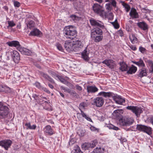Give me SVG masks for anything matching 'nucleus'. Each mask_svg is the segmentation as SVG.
<instances>
[{
    "mask_svg": "<svg viewBox=\"0 0 153 153\" xmlns=\"http://www.w3.org/2000/svg\"><path fill=\"white\" fill-rule=\"evenodd\" d=\"M64 36L67 39H73L77 35L75 27L72 25L65 27L63 30Z\"/></svg>",
    "mask_w": 153,
    "mask_h": 153,
    "instance_id": "obj_1",
    "label": "nucleus"
},
{
    "mask_svg": "<svg viewBox=\"0 0 153 153\" xmlns=\"http://www.w3.org/2000/svg\"><path fill=\"white\" fill-rule=\"evenodd\" d=\"M134 63L139 67H144L145 66L143 61L141 59H140L138 62H134Z\"/></svg>",
    "mask_w": 153,
    "mask_h": 153,
    "instance_id": "obj_34",
    "label": "nucleus"
},
{
    "mask_svg": "<svg viewBox=\"0 0 153 153\" xmlns=\"http://www.w3.org/2000/svg\"><path fill=\"white\" fill-rule=\"evenodd\" d=\"M141 10L143 12L146 13H149L150 12V10L147 9L146 7L142 8L141 9Z\"/></svg>",
    "mask_w": 153,
    "mask_h": 153,
    "instance_id": "obj_45",
    "label": "nucleus"
},
{
    "mask_svg": "<svg viewBox=\"0 0 153 153\" xmlns=\"http://www.w3.org/2000/svg\"><path fill=\"white\" fill-rule=\"evenodd\" d=\"M137 129L139 131L146 132L149 135L152 134V128L149 126L142 125H137Z\"/></svg>",
    "mask_w": 153,
    "mask_h": 153,
    "instance_id": "obj_6",
    "label": "nucleus"
},
{
    "mask_svg": "<svg viewBox=\"0 0 153 153\" xmlns=\"http://www.w3.org/2000/svg\"><path fill=\"white\" fill-rule=\"evenodd\" d=\"M104 102V99L101 97H97L93 100V105L97 107H102Z\"/></svg>",
    "mask_w": 153,
    "mask_h": 153,
    "instance_id": "obj_8",
    "label": "nucleus"
},
{
    "mask_svg": "<svg viewBox=\"0 0 153 153\" xmlns=\"http://www.w3.org/2000/svg\"><path fill=\"white\" fill-rule=\"evenodd\" d=\"M82 148L84 150L88 149L90 148V143H85L82 145Z\"/></svg>",
    "mask_w": 153,
    "mask_h": 153,
    "instance_id": "obj_32",
    "label": "nucleus"
},
{
    "mask_svg": "<svg viewBox=\"0 0 153 153\" xmlns=\"http://www.w3.org/2000/svg\"><path fill=\"white\" fill-rule=\"evenodd\" d=\"M111 23L113 25L116 29H118L119 27V25L117 22H111Z\"/></svg>",
    "mask_w": 153,
    "mask_h": 153,
    "instance_id": "obj_48",
    "label": "nucleus"
},
{
    "mask_svg": "<svg viewBox=\"0 0 153 153\" xmlns=\"http://www.w3.org/2000/svg\"><path fill=\"white\" fill-rule=\"evenodd\" d=\"M8 26H7L8 28L9 27H13L15 25V24L14 23L13 21H7Z\"/></svg>",
    "mask_w": 153,
    "mask_h": 153,
    "instance_id": "obj_42",
    "label": "nucleus"
},
{
    "mask_svg": "<svg viewBox=\"0 0 153 153\" xmlns=\"http://www.w3.org/2000/svg\"><path fill=\"white\" fill-rule=\"evenodd\" d=\"M71 17L72 19L74 20L76 18V16L75 15H72L71 16Z\"/></svg>",
    "mask_w": 153,
    "mask_h": 153,
    "instance_id": "obj_63",
    "label": "nucleus"
},
{
    "mask_svg": "<svg viewBox=\"0 0 153 153\" xmlns=\"http://www.w3.org/2000/svg\"><path fill=\"white\" fill-rule=\"evenodd\" d=\"M35 85L36 86L37 88H41V86L40 85V84L38 82H36L35 84Z\"/></svg>",
    "mask_w": 153,
    "mask_h": 153,
    "instance_id": "obj_56",
    "label": "nucleus"
},
{
    "mask_svg": "<svg viewBox=\"0 0 153 153\" xmlns=\"http://www.w3.org/2000/svg\"><path fill=\"white\" fill-rule=\"evenodd\" d=\"M91 37H94V36L97 35H102V31L101 29L97 27L91 30Z\"/></svg>",
    "mask_w": 153,
    "mask_h": 153,
    "instance_id": "obj_12",
    "label": "nucleus"
},
{
    "mask_svg": "<svg viewBox=\"0 0 153 153\" xmlns=\"http://www.w3.org/2000/svg\"><path fill=\"white\" fill-rule=\"evenodd\" d=\"M76 88L77 90L79 91H81L82 90V87L78 85H76Z\"/></svg>",
    "mask_w": 153,
    "mask_h": 153,
    "instance_id": "obj_57",
    "label": "nucleus"
},
{
    "mask_svg": "<svg viewBox=\"0 0 153 153\" xmlns=\"http://www.w3.org/2000/svg\"><path fill=\"white\" fill-rule=\"evenodd\" d=\"M126 108L131 111L137 117H140V114L143 112L142 108L137 106H128L126 107Z\"/></svg>",
    "mask_w": 153,
    "mask_h": 153,
    "instance_id": "obj_5",
    "label": "nucleus"
},
{
    "mask_svg": "<svg viewBox=\"0 0 153 153\" xmlns=\"http://www.w3.org/2000/svg\"><path fill=\"white\" fill-rule=\"evenodd\" d=\"M111 60V62L109 63L108 67L111 69L114 68V67L116 66L115 64L114 63V62L113 60Z\"/></svg>",
    "mask_w": 153,
    "mask_h": 153,
    "instance_id": "obj_40",
    "label": "nucleus"
},
{
    "mask_svg": "<svg viewBox=\"0 0 153 153\" xmlns=\"http://www.w3.org/2000/svg\"><path fill=\"white\" fill-rule=\"evenodd\" d=\"M111 128L115 130H118L119 129L118 127L115 126L113 125H111Z\"/></svg>",
    "mask_w": 153,
    "mask_h": 153,
    "instance_id": "obj_60",
    "label": "nucleus"
},
{
    "mask_svg": "<svg viewBox=\"0 0 153 153\" xmlns=\"http://www.w3.org/2000/svg\"><path fill=\"white\" fill-rule=\"evenodd\" d=\"M90 128L91 131H96L97 130V128L92 125H91Z\"/></svg>",
    "mask_w": 153,
    "mask_h": 153,
    "instance_id": "obj_54",
    "label": "nucleus"
},
{
    "mask_svg": "<svg viewBox=\"0 0 153 153\" xmlns=\"http://www.w3.org/2000/svg\"><path fill=\"white\" fill-rule=\"evenodd\" d=\"M94 37H91L94 40V41L96 42H98L101 41L103 39V36L101 35H95Z\"/></svg>",
    "mask_w": 153,
    "mask_h": 153,
    "instance_id": "obj_30",
    "label": "nucleus"
},
{
    "mask_svg": "<svg viewBox=\"0 0 153 153\" xmlns=\"http://www.w3.org/2000/svg\"><path fill=\"white\" fill-rule=\"evenodd\" d=\"M130 39L132 44L136 43L137 41V38L134 35L132 34L129 36Z\"/></svg>",
    "mask_w": 153,
    "mask_h": 153,
    "instance_id": "obj_36",
    "label": "nucleus"
},
{
    "mask_svg": "<svg viewBox=\"0 0 153 153\" xmlns=\"http://www.w3.org/2000/svg\"><path fill=\"white\" fill-rule=\"evenodd\" d=\"M9 110V108L7 106L0 102V119L4 118L7 116Z\"/></svg>",
    "mask_w": 153,
    "mask_h": 153,
    "instance_id": "obj_4",
    "label": "nucleus"
},
{
    "mask_svg": "<svg viewBox=\"0 0 153 153\" xmlns=\"http://www.w3.org/2000/svg\"><path fill=\"white\" fill-rule=\"evenodd\" d=\"M134 120L133 118L127 117H123L119 120L118 123L121 126H128L132 125Z\"/></svg>",
    "mask_w": 153,
    "mask_h": 153,
    "instance_id": "obj_2",
    "label": "nucleus"
},
{
    "mask_svg": "<svg viewBox=\"0 0 153 153\" xmlns=\"http://www.w3.org/2000/svg\"><path fill=\"white\" fill-rule=\"evenodd\" d=\"M42 33L39 30L36 29L31 31L29 34L30 36H40L41 35Z\"/></svg>",
    "mask_w": 153,
    "mask_h": 153,
    "instance_id": "obj_21",
    "label": "nucleus"
},
{
    "mask_svg": "<svg viewBox=\"0 0 153 153\" xmlns=\"http://www.w3.org/2000/svg\"><path fill=\"white\" fill-rule=\"evenodd\" d=\"M97 144V142L96 140H94L91 143H90L91 148H94Z\"/></svg>",
    "mask_w": 153,
    "mask_h": 153,
    "instance_id": "obj_43",
    "label": "nucleus"
},
{
    "mask_svg": "<svg viewBox=\"0 0 153 153\" xmlns=\"http://www.w3.org/2000/svg\"><path fill=\"white\" fill-rule=\"evenodd\" d=\"M93 8L94 12L101 16L103 17L105 16V12L102 6L97 4H95L93 5Z\"/></svg>",
    "mask_w": 153,
    "mask_h": 153,
    "instance_id": "obj_3",
    "label": "nucleus"
},
{
    "mask_svg": "<svg viewBox=\"0 0 153 153\" xmlns=\"http://www.w3.org/2000/svg\"><path fill=\"white\" fill-rule=\"evenodd\" d=\"M120 67L119 69L122 71H127L128 69V65L124 62H121L120 63Z\"/></svg>",
    "mask_w": 153,
    "mask_h": 153,
    "instance_id": "obj_17",
    "label": "nucleus"
},
{
    "mask_svg": "<svg viewBox=\"0 0 153 153\" xmlns=\"http://www.w3.org/2000/svg\"><path fill=\"white\" fill-rule=\"evenodd\" d=\"M61 88L64 90L65 92H67L70 94H72V93H73L74 94H76V93L75 91L72 92L70 89L69 88H66L64 87H61Z\"/></svg>",
    "mask_w": 153,
    "mask_h": 153,
    "instance_id": "obj_38",
    "label": "nucleus"
},
{
    "mask_svg": "<svg viewBox=\"0 0 153 153\" xmlns=\"http://www.w3.org/2000/svg\"><path fill=\"white\" fill-rule=\"evenodd\" d=\"M148 65V69L149 73L152 74L153 73V62L150 60L147 61Z\"/></svg>",
    "mask_w": 153,
    "mask_h": 153,
    "instance_id": "obj_25",
    "label": "nucleus"
},
{
    "mask_svg": "<svg viewBox=\"0 0 153 153\" xmlns=\"http://www.w3.org/2000/svg\"><path fill=\"white\" fill-rule=\"evenodd\" d=\"M130 48L133 51H135L136 50L137 48L134 45H131L129 46Z\"/></svg>",
    "mask_w": 153,
    "mask_h": 153,
    "instance_id": "obj_53",
    "label": "nucleus"
},
{
    "mask_svg": "<svg viewBox=\"0 0 153 153\" xmlns=\"http://www.w3.org/2000/svg\"><path fill=\"white\" fill-rule=\"evenodd\" d=\"M66 85L68 86L69 88H74V85H72V84L71 83L69 82H66V84H65Z\"/></svg>",
    "mask_w": 153,
    "mask_h": 153,
    "instance_id": "obj_51",
    "label": "nucleus"
},
{
    "mask_svg": "<svg viewBox=\"0 0 153 153\" xmlns=\"http://www.w3.org/2000/svg\"><path fill=\"white\" fill-rule=\"evenodd\" d=\"M87 106V104L84 102H82L80 103L79 107L80 108L84 109Z\"/></svg>",
    "mask_w": 153,
    "mask_h": 153,
    "instance_id": "obj_46",
    "label": "nucleus"
},
{
    "mask_svg": "<svg viewBox=\"0 0 153 153\" xmlns=\"http://www.w3.org/2000/svg\"><path fill=\"white\" fill-rule=\"evenodd\" d=\"M130 15L133 18H137L138 17V14L134 8H132L131 10Z\"/></svg>",
    "mask_w": 153,
    "mask_h": 153,
    "instance_id": "obj_20",
    "label": "nucleus"
},
{
    "mask_svg": "<svg viewBox=\"0 0 153 153\" xmlns=\"http://www.w3.org/2000/svg\"><path fill=\"white\" fill-rule=\"evenodd\" d=\"M106 9L109 11H110L111 10V4L110 3L107 4L105 5Z\"/></svg>",
    "mask_w": 153,
    "mask_h": 153,
    "instance_id": "obj_50",
    "label": "nucleus"
},
{
    "mask_svg": "<svg viewBox=\"0 0 153 153\" xmlns=\"http://www.w3.org/2000/svg\"><path fill=\"white\" fill-rule=\"evenodd\" d=\"M12 143V141L10 140L5 139L0 141V146L4 148L5 150H7Z\"/></svg>",
    "mask_w": 153,
    "mask_h": 153,
    "instance_id": "obj_7",
    "label": "nucleus"
},
{
    "mask_svg": "<svg viewBox=\"0 0 153 153\" xmlns=\"http://www.w3.org/2000/svg\"><path fill=\"white\" fill-rule=\"evenodd\" d=\"M64 47L66 50L69 52L73 51H75L74 42L66 41L65 42Z\"/></svg>",
    "mask_w": 153,
    "mask_h": 153,
    "instance_id": "obj_10",
    "label": "nucleus"
},
{
    "mask_svg": "<svg viewBox=\"0 0 153 153\" xmlns=\"http://www.w3.org/2000/svg\"><path fill=\"white\" fill-rule=\"evenodd\" d=\"M10 91V89L8 87L3 85H0V91L5 93L9 92Z\"/></svg>",
    "mask_w": 153,
    "mask_h": 153,
    "instance_id": "obj_22",
    "label": "nucleus"
},
{
    "mask_svg": "<svg viewBox=\"0 0 153 153\" xmlns=\"http://www.w3.org/2000/svg\"><path fill=\"white\" fill-rule=\"evenodd\" d=\"M123 113V111L122 110L117 109L114 111L112 114L114 117L116 118L119 117L121 113Z\"/></svg>",
    "mask_w": 153,
    "mask_h": 153,
    "instance_id": "obj_27",
    "label": "nucleus"
},
{
    "mask_svg": "<svg viewBox=\"0 0 153 153\" xmlns=\"http://www.w3.org/2000/svg\"><path fill=\"white\" fill-rule=\"evenodd\" d=\"M138 26L144 30L148 29V26L144 22H140L137 24Z\"/></svg>",
    "mask_w": 153,
    "mask_h": 153,
    "instance_id": "obj_26",
    "label": "nucleus"
},
{
    "mask_svg": "<svg viewBox=\"0 0 153 153\" xmlns=\"http://www.w3.org/2000/svg\"><path fill=\"white\" fill-rule=\"evenodd\" d=\"M56 76L64 84H66L67 81L64 79L61 76L58 75H57Z\"/></svg>",
    "mask_w": 153,
    "mask_h": 153,
    "instance_id": "obj_41",
    "label": "nucleus"
},
{
    "mask_svg": "<svg viewBox=\"0 0 153 153\" xmlns=\"http://www.w3.org/2000/svg\"><path fill=\"white\" fill-rule=\"evenodd\" d=\"M21 53L24 55H30L32 53L31 51L26 48H23L21 51Z\"/></svg>",
    "mask_w": 153,
    "mask_h": 153,
    "instance_id": "obj_29",
    "label": "nucleus"
},
{
    "mask_svg": "<svg viewBox=\"0 0 153 153\" xmlns=\"http://www.w3.org/2000/svg\"><path fill=\"white\" fill-rule=\"evenodd\" d=\"M111 60L110 59H105V60L103 61L102 62V63L105 64L106 65H107V66H108L109 63H110L111 62Z\"/></svg>",
    "mask_w": 153,
    "mask_h": 153,
    "instance_id": "obj_47",
    "label": "nucleus"
},
{
    "mask_svg": "<svg viewBox=\"0 0 153 153\" xmlns=\"http://www.w3.org/2000/svg\"><path fill=\"white\" fill-rule=\"evenodd\" d=\"M150 123L153 125V116L150 117Z\"/></svg>",
    "mask_w": 153,
    "mask_h": 153,
    "instance_id": "obj_62",
    "label": "nucleus"
},
{
    "mask_svg": "<svg viewBox=\"0 0 153 153\" xmlns=\"http://www.w3.org/2000/svg\"><path fill=\"white\" fill-rule=\"evenodd\" d=\"M40 74L41 76H43L46 80H48L51 82H54L53 80L46 74H45L42 72H40Z\"/></svg>",
    "mask_w": 153,
    "mask_h": 153,
    "instance_id": "obj_24",
    "label": "nucleus"
},
{
    "mask_svg": "<svg viewBox=\"0 0 153 153\" xmlns=\"http://www.w3.org/2000/svg\"><path fill=\"white\" fill-rule=\"evenodd\" d=\"M14 6L17 7H19L20 6V3L17 1H14Z\"/></svg>",
    "mask_w": 153,
    "mask_h": 153,
    "instance_id": "obj_52",
    "label": "nucleus"
},
{
    "mask_svg": "<svg viewBox=\"0 0 153 153\" xmlns=\"http://www.w3.org/2000/svg\"><path fill=\"white\" fill-rule=\"evenodd\" d=\"M118 34L120 36H123V31L121 30H119L118 32Z\"/></svg>",
    "mask_w": 153,
    "mask_h": 153,
    "instance_id": "obj_59",
    "label": "nucleus"
},
{
    "mask_svg": "<svg viewBox=\"0 0 153 153\" xmlns=\"http://www.w3.org/2000/svg\"><path fill=\"white\" fill-rule=\"evenodd\" d=\"M74 43L75 52L80 51L83 47V45L80 40H78Z\"/></svg>",
    "mask_w": 153,
    "mask_h": 153,
    "instance_id": "obj_11",
    "label": "nucleus"
},
{
    "mask_svg": "<svg viewBox=\"0 0 153 153\" xmlns=\"http://www.w3.org/2000/svg\"><path fill=\"white\" fill-rule=\"evenodd\" d=\"M13 59L15 62L18 63L20 60V57L19 53L16 51H13L12 54Z\"/></svg>",
    "mask_w": 153,
    "mask_h": 153,
    "instance_id": "obj_15",
    "label": "nucleus"
},
{
    "mask_svg": "<svg viewBox=\"0 0 153 153\" xmlns=\"http://www.w3.org/2000/svg\"><path fill=\"white\" fill-rule=\"evenodd\" d=\"M81 113H78L77 114V117L78 119H80L81 117Z\"/></svg>",
    "mask_w": 153,
    "mask_h": 153,
    "instance_id": "obj_61",
    "label": "nucleus"
},
{
    "mask_svg": "<svg viewBox=\"0 0 153 153\" xmlns=\"http://www.w3.org/2000/svg\"><path fill=\"white\" fill-rule=\"evenodd\" d=\"M137 70V67L132 65L131 67L129 68V70L127 71V73L128 74H132L134 73Z\"/></svg>",
    "mask_w": 153,
    "mask_h": 153,
    "instance_id": "obj_28",
    "label": "nucleus"
},
{
    "mask_svg": "<svg viewBox=\"0 0 153 153\" xmlns=\"http://www.w3.org/2000/svg\"><path fill=\"white\" fill-rule=\"evenodd\" d=\"M114 100L115 101L116 103L122 104V103L125 102V100L121 98L118 96H113Z\"/></svg>",
    "mask_w": 153,
    "mask_h": 153,
    "instance_id": "obj_16",
    "label": "nucleus"
},
{
    "mask_svg": "<svg viewBox=\"0 0 153 153\" xmlns=\"http://www.w3.org/2000/svg\"><path fill=\"white\" fill-rule=\"evenodd\" d=\"M44 132L47 134L51 135L54 134V131L52 129L51 127L49 125L46 126L44 129Z\"/></svg>",
    "mask_w": 153,
    "mask_h": 153,
    "instance_id": "obj_13",
    "label": "nucleus"
},
{
    "mask_svg": "<svg viewBox=\"0 0 153 153\" xmlns=\"http://www.w3.org/2000/svg\"><path fill=\"white\" fill-rule=\"evenodd\" d=\"M122 5L123 6L125 7L126 12H128L130 10V7L127 4L123 2Z\"/></svg>",
    "mask_w": 153,
    "mask_h": 153,
    "instance_id": "obj_39",
    "label": "nucleus"
},
{
    "mask_svg": "<svg viewBox=\"0 0 153 153\" xmlns=\"http://www.w3.org/2000/svg\"><path fill=\"white\" fill-rule=\"evenodd\" d=\"M56 46L59 50L62 51H63V49L61 44L59 43H57L56 44Z\"/></svg>",
    "mask_w": 153,
    "mask_h": 153,
    "instance_id": "obj_44",
    "label": "nucleus"
},
{
    "mask_svg": "<svg viewBox=\"0 0 153 153\" xmlns=\"http://www.w3.org/2000/svg\"><path fill=\"white\" fill-rule=\"evenodd\" d=\"M87 92L89 93H95L97 92L98 88L95 86H88L87 87Z\"/></svg>",
    "mask_w": 153,
    "mask_h": 153,
    "instance_id": "obj_14",
    "label": "nucleus"
},
{
    "mask_svg": "<svg viewBox=\"0 0 153 153\" xmlns=\"http://www.w3.org/2000/svg\"><path fill=\"white\" fill-rule=\"evenodd\" d=\"M105 150L104 148L100 147L94 149L91 153H104Z\"/></svg>",
    "mask_w": 153,
    "mask_h": 153,
    "instance_id": "obj_23",
    "label": "nucleus"
},
{
    "mask_svg": "<svg viewBox=\"0 0 153 153\" xmlns=\"http://www.w3.org/2000/svg\"><path fill=\"white\" fill-rule=\"evenodd\" d=\"M99 95H102L104 97H110L112 96L111 92H106L104 91L100 92L98 93Z\"/></svg>",
    "mask_w": 153,
    "mask_h": 153,
    "instance_id": "obj_31",
    "label": "nucleus"
},
{
    "mask_svg": "<svg viewBox=\"0 0 153 153\" xmlns=\"http://www.w3.org/2000/svg\"><path fill=\"white\" fill-rule=\"evenodd\" d=\"M42 89L43 91H44L45 92H47V93L48 94L50 93V91L46 88L43 87L42 88Z\"/></svg>",
    "mask_w": 153,
    "mask_h": 153,
    "instance_id": "obj_58",
    "label": "nucleus"
},
{
    "mask_svg": "<svg viewBox=\"0 0 153 153\" xmlns=\"http://www.w3.org/2000/svg\"><path fill=\"white\" fill-rule=\"evenodd\" d=\"M81 114L82 116L87 120L90 122H93L91 119L82 111H81Z\"/></svg>",
    "mask_w": 153,
    "mask_h": 153,
    "instance_id": "obj_37",
    "label": "nucleus"
},
{
    "mask_svg": "<svg viewBox=\"0 0 153 153\" xmlns=\"http://www.w3.org/2000/svg\"><path fill=\"white\" fill-rule=\"evenodd\" d=\"M90 22L93 27H97L102 29L105 28L103 23L100 21L92 19H90Z\"/></svg>",
    "mask_w": 153,
    "mask_h": 153,
    "instance_id": "obj_9",
    "label": "nucleus"
},
{
    "mask_svg": "<svg viewBox=\"0 0 153 153\" xmlns=\"http://www.w3.org/2000/svg\"><path fill=\"white\" fill-rule=\"evenodd\" d=\"M139 51L142 53H144L146 51V49L140 46L139 48Z\"/></svg>",
    "mask_w": 153,
    "mask_h": 153,
    "instance_id": "obj_49",
    "label": "nucleus"
},
{
    "mask_svg": "<svg viewBox=\"0 0 153 153\" xmlns=\"http://www.w3.org/2000/svg\"><path fill=\"white\" fill-rule=\"evenodd\" d=\"M82 56L84 59L86 60H88L87 51L86 49H85L82 53Z\"/></svg>",
    "mask_w": 153,
    "mask_h": 153,
    "instance_id": "obj_35",
    "label": "nucleus"
},
{
    "mask_svg": "<svg viewBox=\"0 0 153 153\" xmlns=\"http://www.w3.org/2000/svg\"><path fill=\"white\" fill-rule=\"evenodd\" d=\"M147 75V72L146 69L145 68H142L139 70V74H138L139 77L142 78V77L146 76Z\"/></svg>",
    "mask_w": 153,
    "mask_h": 153,
    "instance_id": "obj_19",
    "label": "nucleus"
},
{
    "mask_svg": "<svg viewBox=\"0 0 153 153\" xmlns=\"http://www.w3.org/2000/svg\"><path fill=\"white\" fill-rule=\"evenodd\" d=\"M116 2L115 0H111V4L114 7L116 6Z\"/></svg>",
    "mask_w": 153,
    "mask_h": 153,
    "instance_id": "obj_55",
    "label": "nucleus"
},
{
    "mask_svg": "<svg viewBox=\"0 0 153 153\" xmlns=\"http://www.w3.org/2000/svg\"><path fill=\"white\" fill-rule=\"evenodd\" d=\"M109 16H110V17H111L110 18L111 19H113L114 16H113V14L112 13H110L109 14Z\"/></svg>",
    "mask_w": 153,
    "mask_h": 153,
    "instance_id": "obj_64",
    "label": "nucleus"
},
{
    "mask_svg": "<svg viewBox=\"0 0 153 153\" xmlns=\"http://www.w3.org/2000/svg\"><path fill=\"white\" fill-rule=\"evenodd\" d=\"M25 126L27 127L26 129H35L36 128V126L35 125H33L31 126L30 123H26Z\"/></svg>",
    "mask_w": 153,
    "mask_h": 153,
    "instance_id": "obj_33",
    "label": "nucleus"
},
{
    "mask_svg": "<svg viewBox=\"0 0 153 153\" xmlns=\"http://www.w3.org/2000/svg\"><path fill=\"white\" fill-rule=\"evenodd\" d=\"M7 44L10 47H19L20 46L19 42L17 41L9 42H7Z\"/></svg>",
    "mask_w": 153,
    "mask_h": 153,
    "instance_id": "obj_18",
    "label": "nucleus"
}]
</instances>
